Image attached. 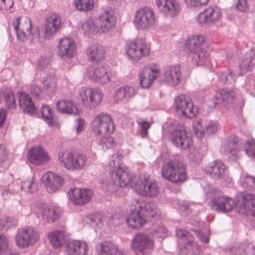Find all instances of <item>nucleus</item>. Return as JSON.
I'll list each match as a JSON object with an SVG mask.
<instances>
[{"label": "nucleus", "instance_id": "31", "mask_svg": "<svg viewBox=\"0 0 255 255\" xmlns=\"http://www.w3.org/2000/svg\"><path fill=\"white\" fill-rule=\"evenodd\" d=\"M134 203L135 207H137L138 210H139L145 219L154 218L160 214V211L153 203L146 202L143 200H137L135 201Z\"/></svg>", "mask_w": 255, "mask_h": 255}, {"label": "nucleus", "instance_id": "29", "mask_svg": "<svg viewBox=\"0 0 255 255\" xmlns=\"http://www.w3.org/2000/svg\"><path fill=\"white\" fill-rule=\"evenodd\" d=\"M61 24L60 18L58 15L52 14L47 17L44 24L45 38L54 36L59 30Z\"/></svg>", "mask_w": 255, "mask_h": 255}, {"label": "nucleus", "instance_id": "48", "mask_svg": "<svg viewBox=\"0 0 255 255\" xmlns=\"http://www.w3.org/2000/svg\"><path fill=\"white\" fill-rule=\"evenodd\" d=\"M16 220L13 217L3 216L0 218V230H7L10 227L15 226Z\"/></svg>", "mask_w": 255, "mask_h": 255}, {"label": "nucleus", "instance_id": "24", "mask_svg": "<svg viewBox=\"0 0 255 255\" xmlns=\"http://www.w3.org/2000/svg\"><path fill=\"white\" fill-rule=\"evenodd\" d=\"M226 167L220 160H215L208 163L204 168V171L211 178L221 180L225 177Z\"/></svg>", "mask_w": 255, "mask_h": 255}, {"label": "nucleus", "instance_id": "4", "mask_svg": "<svg viewBox=\"0 0 255 255\" xmlns=\"http://www.w3.org/2000/svg\"><path fill=\"white\" fill-rule=\"evenodd\" d=\"M12 25L15 30L17 38L24 41L30 39L31 42H37L40 38V32L37 27L31 30L32 23L28 17H17L13 19Z\"/></svg>", "mask_w": 255, "mask_h": 255}, {"label": "nucleus", "instance_id": "19", "mask_svg": "<svg viewBox=\"0 0 255 255\" xmlns=\"http://www.w3.org/2000/svg\"><path fill=\"white\" fill-rule=\"evenodd\" d=\"M159 68L157 65L145 67L139 73L140 84L143 88H148L154 80L159 75Z\"/></svg>", "mask_w": 255, "mask_h": 255}, {"label": "nucleus", "instance_id": "7", "mask_svg": "<svg viewBox=\"0 0 255 255\" xmlns=\"http://www.w3.org/2000/svg\"><path fill=\"white\" fill-rule=\"evenodd\" d=\"M169 130V138L174 146L185 149L192 145V137L186 131L183 124H173L170 126Z\"/></svg>", "mask_w": 255, "mask_h": 255}, {"label": "nucleus", "instance_id": "9", "mask_svg": "<svg viewBox=\"0 0 255 255\" xmlns=\"http://www.w3.org/2000/svg\"><path fill=\"white\" fill-rule=\"evenodd\" d=\"M77 98L85 107L91 109L96 108L101 103L103 94L100 89L83 87L79 90Z\"/></svg>", "mask_w": 255, "mask_h": 255}, {"label": "nucleus", "instance_id": "26", "mask_svg": "<svg viewBox=\"0 0 255 255\" xmlns=\"http://www.w3.org/2000/svg\"><path fill=\"white\" fill-rule=\"evenodd\" d=\"M181 75L180 65H171L165 69L163 81L169 86L174 87L179 83Z\"/></svg>", "mask_w": 255, "mask_h": 255}, {"label": "nucleus", "instance_id": "61", "mask_svg": "<svg viewBox=\"0 0 255 255\" xmlns=\"http://www.w3.org/2000/svg\"><path fill=\"white\" fill-rule=\"evenodd\" d=\"M166 233L165 228L163 226H154L152 227L151 233L153 235L162 234H165Z\"/></svg>", "mask_w": 255, "mask_h": 255}, {"label": "nucleus", "instance_id": "62", "mask_svg": "<svg viewBox=\"0 0 255 255\" xmlns=\"http://www.w3.org/2000/svg\"><path fill=\"white\" fill-rule=\"evenodd\" d=\"M223 75L225 79L223 80L225 82L230 83L234 82L237 76V74L234 73L233 71L230 72L228 75H225L224 73H223Z\"/></svg>", "mask_w": 255, "mask_h": 255}, {"label": "nucleus", "instance_id": "53", "mask_svg": "<svg viewBox=\"0 0 255 255\" xmlns=\"http://www.w3.org/2000/svg\"><path fill=\"white\" fill-rule=\"evenodd\" d=\"M9 239L4 235H0V255L4 254L9 249Z\"/></svg>", "mask_w": 255, "mask_h": 255}, {"label": "nucleus", "instance_id": "11", "mask_svg": "<svg viewBox=\"0 0 255 255\" xmlns=\"http://www.w3.org/2000/svg\"><path fill=\"white\" fill-rule=\"evenodd\" d=\"M126 49L128 57L135 61L148 56L150 52L149 45L145 40L139 38L128 42L126 44Z\"/></svg>", "mask_w": 255, "mask_h": 255}, {"label": "nucleus", "instance_id": "28", "mask_svg": "<svg viewBox=\"0 0 255 255\" xmlns=\"http://www.w3.org/2000/svg\"><path fill=\"white\" fill-rule=\"evenodd\" d=\"M19 106L22 112L30 116L36 114V109L30 96L23 91L18 92Z\"/></svg>", "mask_w": 255, "mask_h": 255}, {"label": "nucleus", "instance_id": "5", "mask_svg": "<svg viewBox=\"0 0 255 255\" xmlns=\"http://www.w3.org/2000/svg\"><path fill=\"white\" fill-rule=\"evenodd\" d=\"M235 208L239 214L246 216L247 222L255 228V196L245 192L240 193Z\"/></svg>", "mask_w": 255, "mask_h": 255}, {"label": "nucleus", "instance_id": "10", "mask_svg": "<svg viewBox=\"0 0 255 255\" xmlns=\"http://www.w3.org/2000/svg\"><path fill=\"white\" fill-rule=\"evenodd\" d=\"M91 128L95 135L98 137L110 135L115 129L111 116L105 113L96 116L91 123Z\"/></svg>", "mask_w": 255, "mask_h": 255}, {"label": "nucleus", "instance_id": "52", "mask_svg": "<svg viewBox=\"0 0 255 255\" xmlns=\"http://www.w3.org/2000/svg\"><path fill=\"white\" fill-rule=\"evenodd\" d=\"M109 135H103L99 137L100 138V144L104 149H108L113 147L115 144L113 138L109 136Z\"/></svg>", "mask_w": 255, "mask_h": 255}, {"label": "nucleus", "instance_id": "34", "mask_svg": "<svg viewBox=\"0 0 255 255\" xmlns=\"http://www.w3.org/2000/svg\"><path fill=\"white\" fill-rule=\"evenodd\" d=\"M238 141V137H233L226 139L223 143L221 150L231 160L237 158Z\"/></svg>", "mask_w": 255, "mask_h": 255}, {"label": "nucleus", "instance_id": "59", "mask_svg": "<svg viewBox=\"0 0 255 255\" xmlns=\"http://www.w3.org/2000/svg\"><path fill=\"white\" fill-rule=\"evenodd\" d=\"M246 152L248 156L255 159V141H254L248 144L246 149Z\"/></svg>", "mask_w": 255, "mask_h": 255}, {"label": "nucleus", "instance_id": "43", "mask_svg": "<svg viewBox=\"0 0 255 255\" xmlns=\"http://www.w3.org/2000/svg\"><path fill=\"white\" fill-rule=\"evenodd\" d=\"M41 113L43 120L49 126H54L57 124V121L54 113L51 111L49 106L43 105L41 108Z\"/></svg>", "mask_w": 255, "mask_h": 255}, {"label": "nucleus", "instance_id": "38", "mask_svg": "<svg viewBox=\"0 0 255 255\" xmlns=\"http://www.w3.org/2000/svg\"><path fill=\"white\" fill-rule=\"evenodd\" d=\"M86 54L90 61H98L104 59L105 51L102 46L94 44L87 48Z\"/></svg>", "mask_w": 255, "mask_h": 255}, {"label": "nucleus", "instance_id": "55", "mask_svg": "<svg viewBox=\"0 0 255 255\" xmlns=\"http://www.w3.org/2000/svg\"><path fill=\"white\" fill-rule=\"evenodd\" d=\"M187 7H197L207 4L209 0H184Z\"/></svg>", "mask_w": 255, "mask_h": 255}, {"label": "nucleus", "instance_id": "27", "mask_svg": "<svg viewBox=\"0 0 255 255\" xmlns=\"http://www.w3.org/2000/svg\"><path fill=\"white\" fill-rule=\"evenodd\" d=\"M134 203L130 208V214L127 217L126 221L128 225L133 229H137L142 226L146 221V219L142 215Z\"/></svg>", "mask_w": 255, "mask_h": 255}, {"label": "nucleus", "instance_id": "50", "mask_svg": "<svg viewBox=\"0 0 255 255\" xmlns=\"http://www.w3.org/2000/svg\"><path fill=\"white\" fill-rule=\"evenodd\" d=\"M35 180L34 176L31 178L23 181L21 183V188L26 192H33L36 190V185L35 183Z\"/></svg>", "mask_w": 255, "mask_h": 255}, {"label": "nucleus", "instance_id": "35", "mask_svg": "<svg viewBox=\"0 0 255 255\" xmlns=\"http://www.w3.org/2000/svg\"><path fill=\"white\" fill-rule=\"evenodd\" d=\"M135 94V89L131 87L126 86L117 89L114 93V99L117 103H126Z\"/></svg>", "mask_w": 255, "mask_h": 255}, {"label": "nucleus", "instance_id": "64", "mask_svg": "<svg viewBox=\"0 0 255 255\" xmlns=\"http://www.w3.org/2000/svg\"><path fill=\"white\" fill-rule=\"evenodd\" d=\"M31 93L36 97H39L42 92L40 87L36 84H33L31 87Z\"/></svg>", "mask_w": 255, "mask_h": 255}, {"label": "nucleus", "instance_id": "42", "mask_svg": "<svg viewBox=\"0 0 255 255\" xmlns=\"http://www.w3.org/2000/svg\"><path fill=\"white\" fill-rule=\"evenodd\" d=\"M41 215L43 220L47 222H53L59 217L58 211L49 206L42 208Z\"/></svg>", "mask_w": 255, "mask_h": 255}, {"label": "nucleus", "instance_id": "63", "mask_svg": "<svg viewBox=\"0 0 255 255\" xmlns=\"http://www.w3.org/2000/svg\"><path fill=\"white\" fill-rule=\"evenodd\" d=\"M85 121L84 120L79 119L75 120V128L77 133H80L84 130Z\"/></svg>", "mask_w": 255, "mask_h": 255}, {"label": "nucleus", "instance_id": "16", "mask_svg": "<svg viewBox=\"0 0 255 255\" xmlns=\"http://www.w3.org/2000/svg\"><path fill=\"white\" fill-rule=\"evenodd\" d=\"M115 22L114 11L111 8H106L100 12L96 21V32H108L115 26Z\"/></svg>", "mask_w": 255, "mask_h": 255}, {"label": "nucleus", "instance_id": "25", "mask_svg": "<svg viewBox=\"0 0 255 255\" xmlns=\"http://www.w3.org/2000/svg\"><path fill=\"white\" fill-rule=\"evenodd\" d=\"M27 157L29 162L35 165H39L47 162L49 156L41 146L34 147L29 149Z\"/></svg>", "mask_w": 255, "mask_h": 255}, {"label": "nucleus", "instance_id": "18", "mask_svg": "<svg viewBox=\"0 0 255 255\" xmlns=\"http://www.w3.org/2000/svg\"><path fill=\"white\" fill-rule=\"evenodd\" d=\"M176 234L183 243L188 244L181 250L178 255H200V247L190 245L194 240V237L190 233L185 230L179 229L176 230Z\"/></svg>", "mask_w": 255, "mask_h": 255}, {"label": "nucleus", "instance_id": "32", "mask_svg": "<svg viewBox=\"0 0 255 255\" xmlns=\"http://www.w3.org/2000/svg\"><path fill=\"white\" fill-rule=\"evenodd\" d=\"M155 3L168 16L173 17L178 13V5L175 0H155Z\"/></svg>", "mask_w": 255, "mask_h": 255}, {"label": "nucleus", "instance_id": "15", "mask_svg": "<svg viewBox=\"0 0 255 255\" xmlns=\"http://www.w3.org/2000/svg\"><path fill=\"white\" fill-rule=\"evenodd\" d=\"M39 238L37 232L32 227L19 229L15 236L16 245L22 248L34 245Z\"/></svg>", "mask_w": 255, "mask_h": 255}, {"label": "nucleus", "instance_id": "45", "mask_svg": "<svg viewBox=\"0 0 255 255\" xmlns=\"http://www.w3.org/2000/svg\"><path fill=\"white\" fill-rule=\"evenodd\" d=\"M136 123L138 126L139 134L140 136L142 138L147 137L148 130L151 127V123L141 118L136 119Z\"/></svg>", "mask_w": 255, "mask_h": 255}, {"label": "nucleus", "instance_id": "57", "mask_svg": "<svg viewBox=\"0 0 255 255\" xmlns=\"http://www.w3.org/2000/svg\"><path fill=\"white\" fill-rule=\"evenodd\" d=\"M82 28L85 32H90L93 31L96 32V22L94 23L92 20L89 19L82 24Z\"/></svg>", "mask_w": 255, "mask_h": 255}, {"label": "nucleus", "instance_id": "36", "mask_svg": "<svg viewBox=\"0 0 255 255\" xmlns=\"http://www.w3.org/2000/svg\"><path fill=\"white\" fill-rule=\"evenodd\" d=\"M56 110L58 112L66 115H76L78 113L77 106L69 100H61L57 102Z\"/></svg>", "mask_w": 255, "mask_h": 255}, {"label": "nucleus", "instance_id": "54", "mask_svg": "<svg viewBox=\"0 0 255 255\" xmlns=\"http://www.w3.org/2000/svg\"><path fill=\"white\" fill-rule=\"evenodd\" d=\"M4 99L8 109L13 110L16 107V102L13 92L9 91L6 92Z\"/></svg>", "mask_w": 255, "mask_h": 255}, {"label": "nucleus", "instance_id": "47", "mask_svg": "<svg viewBox=\"0 0 255 255\" xmlns=\"http://www.w3.org/2000/svg\"><path fill=\"white\" fill-rule=\"evenodd\" d=\"M222 102L230 104L233 102L234 98V93L231 90L222 89L217 93Z\"/></svg>", "mask_w": 255, "mask_h": 255}, {"label": "nucleus", "instance_id": "3", "mask_svg": "<svg viewBox=\"0 0 255 255\" xmlns=\"http://www.w3.org/2000/svg\"><path fill=\"white\" fill-rule=\"evenodd\" d=\"M161 172L163 178L172 183L182 184L187 179L185 165L177 159L163 163Z\"/></svg>", "mask_w": 255, "mask_h": 255}, {"label": "nucleus", "instance_id": "33", "mask_svg": "<svg viewBox=\"0 0 255 255\" xmlns=\"http://www.w3.org/2000/svg\"><path fill=\"white\" fill-rule=\"evenodd\" d=\"M88 250L87 244L79 240L70 242L66 246V252L68 255H87Z\"/></svg>", "mask_w": 255, "mask_h": 255}, {"label": "nucleus", "instance_id": "46", "mask_svg": "<svg viewBox=\"0 0 255 255\" xmlns=\"http://www.w3.org/2000/svg\"><path fill=\"white\" fill-rule=\"evenodd\" d=\"M76 8L83 11H90L94 6V0H74Z\"/></svg>", "mask_w": 255, "mask_h": 255}, {"label": "nucleus", "instance_id": "13", "mask_svg": "<svg viewBox=\"0 0 255 255\" xmlns=\"http://www.w3.org/2000/svg\"><path fill=\"white\" fill-rule=\"evenodd\" d=\"M153 246V241L145 234H136L131 241V248L136 255H148Z\"/></svg>", "mask_w": 255, "mask_h": 255}, {"label": "nucleus", "instance_id": "23", "mask_svg": "<svg viewBox=\"0 0 255 255\" xmlns=\"http://www.w3.org/2000/svg\"><path fill=\"white\" fill-rule=\"evenodd\" d=\"M41 180L49 193H54L59 190L64 181L61 176L52 172L44 174L41 177Z\"/></svg>", "mask_w": 255, "mask_h": 255}, {"label": "nucleus", "instance_id": "56", "mask_svg": "<svg viewBox=\"0 0 255 255\" xmlns=\"http://www.w3.org/2000/svg\"><path fill=\"white\" fill-rule=\"evenodd\" d=\"M219 126L215 121L210 122L206 126V132L208 135L215 133L219 129Z\"/></svg>", "mask_w": 255, "mask_h": 255}, {"label": "nucleus", "instance_id": "51", "mask_svg": "<svg viewBox=\"0 0 255 255\" xmlns=\"http://www.w3.org/2000/svg\"><path fill=\"white\" fill-rule=\"evenodd\" d=\"M188 157L193 162L198 163L202 160L203 155L200 153L199 149L191 147L189 150Z\"/></svg>", "mask_w": 255, "mask_h": 255}, {"label": "nucleus", "instance_id": "60", "mask_svg": "<svg viewBox=\"0 0 255 255\" xmlns=\"http://www.w3.org/2000/svg\"><path fill=\"white\" fill-rule=\"evenodd\" d=\"M51 60L49 57H41L38 62V67L41 69L47 66L50 63Z\"/></svg>", "mask_w": 255, "mask_h": 255}, {"label": "nucleus", "instance_id": "41", "mask_svg": "<svg viewBox=\"0 0 255 255\" xmlns=\"http://www.w3.org/2000/svg\"><path fill=\"white\" fill-rule=\"evenodd\" d=\"M254 53L249 51L244 55L239 62V68L241 72L238 74L239 76L242 75L251 68L252 61L253 60Z\"/></svg>", "mask_w": 255, "mask_h": 255}, {"label": "nucleus", "instance_id": "8", "mask_svg": "<svg viewBox=\"0 0 255 255\" xmlns=\"http://www.w3.org/2000/svg\"><path fill=\"white\" fill-rule=\"evenodd\" d=\"M134 190L139 195L146 197H156L159 194V189L155 181L149 179L147 174H141L139 178L132 185V179L129 184Z\"/></svg>", "mask_w": 255, "mask_h": 255}, {"label": "nucleus", "instance_id": "2", "mask_svg": "<svg viewBox=\"0 0 255 255\" xmlns=\"http://www.w3.org/2000/svg\"><path fill=\"white\" fill-rule=\"evenodd\" d=\"M122 155L117 151L111 157L109 166L112 168L110 171L111 180L114 184L120 187H125L131 182L132 176L129 173L126 167L121 164Z\"/></svg>", "mask_w": 255, "mask_h": 255}, {"label": "nucleus", "instance_id": "58", "mask_svg": "<svg viewBox=\"0 0 255 255\" xmlns=\"http://www.w3.org/2000/svg\"><path fill=\"white\" fill-rule=\"evenodd\" d=\"M236 8L238 10L244 12L248 9L247 0H235Z\"/></svg>", "mask_w": 255, "mask_h": 255}, {"label": "nucleus", "instance_id": "20", "mask_svg": "<svg viewBox=\"0 0 255 255\" xmlns=\"http://www.w3.org/2000/svg\"><path fill=\"white\" fill-rule=\"evenodd\" d=\"M209 205L217 212L227 213L232 210L233 207L235 206V202L231 198L218 196L211 199Z\"/></svg>", "mask_w": 255, "mask_h": 255}, {"label": "nucleus", "instance_id": "22", "mask_svg": "<svg viewBox=\"0 0 255 255\" xmlns=\"http://www.w3.org/2000/svg\"><path fill=\"white\" fill-rule=\"evenodd\" d=\"M76 50V45L73 39L63 38L59 43L57 54L63 60L70 59L74 56Z\"/></svg>", "mask_w": 255, "mask_h": 255}, {"label": "nucleus", "instance_id": "44", "mask_svg": "<svg viewBox=\"0 0 255 255\" xmlns=\"http://www.w3.org/2000/svg\"><path fill=\"white\" fill-rule=\"evenodd\" d=\"M57 78L53 76L45 77L42 82L44 90L48 94L54 93L57 89Z\"/></svg>", "mask_w": 255, "mask_h": 255}, {"label": "nucleus", "instance_id": "40", "mask_svg": "<svg viewBox=\"0 0 255 255\" xmlns=\"http://www.w3.org/2000/svg\"><path fill=\"white\" fill-rule=\"evenodd\" d=\"M48 237L51 245L55 248L61 247L66 240V236L62 231H52L49 233Z\"/></svg>", "mask_w": 255, "mask_h": 255}, {"label": "nucleus", "instance_id": "37", "mask_svg": "<svg viewBox=\"0 0 255 255\" xmlns=\"http://www.w3.org/2000/svg\"><path fill=\"white\" fill-rule=\"evenodd\" d=\"M230 252L233 255H245L246 252L255 255V246L248 243H236L231 248Z\"/></svg>", "mask_w": 255, "mask_h": 255}, {"label": "nucleus", "instance_id": "21", "mask_svg": "<svg viewBox=\"0 0 255 255\" xmlns=\"http://www.w3.org/2000/svg\"><path fill=\"white\" fill-rule=\"evenodd\" d=\"M93 191L86 188H75L69 192L70 199L75 205H84L89 202L92 197Z\"/></svg>", "mask_w": 255, "mask_h": 255}, {"label": "nucleus", "instance_id": "49", "mask_svg": "<svg viewBox=\"0 0 255 255\" xmlns=\"http://www.w3.org/2000/svg\"><path fill=\"white\" fill-rule=\"evenodd\" d=\"M241 186L245 189L252 190L255 188V178L250 175L242 176L240 179Z\"/></svg>", "mask_w": 255, "mask_h": 255}, {"label": "nucleus", "instance_id": "12", "mask_svg": "<svg viewBox=\"0 0 255 255\" xmlns=\"http://www.w3.org/2000/svg\"><path fill=\"white\" fill-rule=\"evenodd\" d=\"M174 107L176 113L181 117L192 118L197 113L190 99L185 95H179L175 98Z\"/></svg>", "mask_w": 255, "mask_h": 255}, {"label": "nucleus", "instance_id": "6", "mask_svg": "<svg viewBox=\"0 0 255 255\" xmlns=\"http://www.w3.org/2000/svg\"><path fill=\"white\" fill-rule=\"evenodd\" d=\"M58 160L66 169L71 170H81L89 164L87 156L83 153L73 154L62 151L58 153Z\"/></svg>", "mask_w": 255, "mask_h": 255}, {"label": "nucleus", "instance_id": "1", "mask_svg": "<svg viewBox=\"0 0 255 255\" xmlns=\"http://www.w3.org/2000/svg\"><path fill=\"white\" fill-rule=\"evenodd\" d=\"M205 42L203 36L192 35L188 38L185 44L184 50L189 52V57L196 65L202 66L208 60Z\"/></svg>", "mask_w": 255, "mask_h": 255}, {"label": "nucleus", "instance_id": "14", "mask_svg": "<svg viewBox=\"0 0 255 255\" xmlns=\"http://www.w3.org/2000/svg\"><path fill=\"white\" fill-rule=\"evenodd\" d=\"M85 77L92 82L106 84L111 81V69L107 66H90L87 69Z\"/></svg>", "mask_w": 255, "mask_h": 255}, {"label": "nucleus", "instance_id": "17", "mask_svg": "<svg viewBox=\"0 0 255 255\" xmlns=\"http://www.w3.org/2000/svg\"><path fill=\"white\" fill-rule=\"evenodd\" d=\"M156 22L153 11L148 7L136 11L134 18V23L138 29H144L153 26Z\"/></svg>", "mask_w": 255, "mask_h": 255}, {"label": "nucleus", "instance_id": "30", "mask_svg": "<svg viewBox=\"0 0 255 255\" xmlns=\"http://www.w3.org/2000/svg\"><path fill=\"white\" fill-rule=\"evenodd\" d=\"M221 14V11L217 6L209 7L199 14L198 21L200 23L213 22L218 19Z\"/></svg>", "mask_w": 255, "mask_h": 255}, {"label": "nucleus", "instance_id": "39", "mask_svg": "<svg viewBox=\"0 0 255 255\" xmlns=\"http://www.w3.org/2000/svg\"><path fill=\"white\" fill-rule=\"evenodd\" d=\"M100 251L99 255H124L118 247L110 242H103L100 244Z\"/></svg>", "mask_w": 255, "mask_h": 255}]
</instances>
